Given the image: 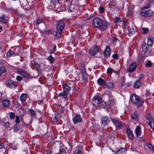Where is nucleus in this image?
<instances>
[{"label": "nucleus", "mask_w": 154, "mask_h": 154, "mask_svg": "<svg viewBox=\"0 0 154 154\" xmlns=\"http://www.w3.org/2000/svg\"><path fill=\"white\" fill-rule=\"evenodd\" d=\"M141 85V83L139 80L136 81L134 84V87L135 88H139Z\"/></svg>", "instance_id": "nucleus-32"}, {"label": "nucleus", "mask_w": 154, "mask_h": 154, "mask_svg": "<svg viewBox=\"0 0 154 154\" xmlns=\"http://www.w3.org/2000/svg\"><path fill=\"white\" fill-rule=\"evenodd\" d=\"M43 21V19L41 18H39L38 19L37 22H36V24L39 25Z\"/></svg>", "instance_id": "nucleus-44"}, {"label": "nucleus", "mask_w": 154, "mask_h": 154, "mask_svg": "<svg viewBox=\"0 0 154 154\" xmlns=\"http://www.w3.org/2000/svg\"><path fill=\"white\" fill-rule=\"evenodd\" d=\"M137 67V64L135 62H133L131 64L128 69V72H133L135 70Z\"/></svg>", "instance_id": "nucleus-16"}, {"label": "nucleus", "mask_w": 154, "mask_h": 154, "mask_svg": "<svg viewBox=\"0 0 154 154\" xmlns=\"http://www.w3.org/2000/svg\"><path fill=\"white\" fill-rule=\"evenodd\" d=\"M131 119L134 120L136 121H138V119L137 114L135 112H134L131 115Z\"/></svg>", "instance_id": "nucleus-34"}, {"label": "nucleus", "mask_w": 154, "mask_h": 154, "mask_svg": "<svg viewBox=\"0 0 154 154\" xmlns=\"http://www.w3.org/2000/svg\"><path fill=\"white\" fill-rule=\"evenodd\" d=\"M27 98V94H22L20 96V100L21 102L25 101Z\"/></svg>", "instance_id": "nucleus-31"}, {"label": "nucleus", "mask_w": 154, "mask_h": 154, "mask_svg": "<svg viewBox=\"0 0 154 154\" xmlns=\"http://www.w3.org/2000/svg\"><path fill=\"white\" fill-rule=\"evenodd\" d=\"M103 54L104 57L106 58H108L110 56L111 54V50L109 46H107L106 47Z\"/></svg>", "instance_id": "nucleus-14"}, {"label": "nucleus", "mask_w": 154, "mask_h": 154, "mask_svg": "<svg viewBox=\"0 0 154 154\" xmlns=\"http://www.w3.org/2000/svg\"><path fill=\"white\" fill-rule=\"evenodd\" d=\"M10 117L11 119H13L15 117V114L13 112H11L10 113Z\"/></svg>", "instance_id": "nucleus-45"}, {"label": "nucleus", "mask_w": 154, "mask_h": 154, "mask_svg": "<svg viewBox=\"0 0 154 154\" xmlns=\"http://www.w3.org/2000/svg\"><path fill=\"white\" fill-rule=\"evenodd\" d=\"M63 91L66 93H68L71 89V88L67 84H65L63 86Z\"/></svg>", "instance_id": "nucleus-21"}, {"label": "nucleus", "mask_w": 154, "mask_h": 154, "mask_svg": "<svg viewBox=\"0 0 154 154\" xmlns=\"http://www.w3.org/2000/svg\"><path fill=\"white\" fill-rule=\"evenodd\" d=\"M58 0H51L49 4V5L51 8H54L55 7V5L57 3H58Z\"/></svg>", "instance_id": "nucleus-28"}, {"label": "nucleus", "mask_w": 154, "mask_h": 154, "mask_svg": "<svg viewBox=\"0 0 154 154\" xmlns=\"http://www.w3.org/2000/svg\"><path fill=\"white\" fill-rule=\"evenodd\" d=\"M130 100L133 104L136 105L138 107L141 106L144 103V101L141 100L140 97L135 94L131 96Z\"/></svg>", "instance_id": "nucleus-4"}, {"label": "nucleus", "mask_w": 154, "mask_h": 154, "mask_svg": "<svg viewBox=\"0 0 154 154\" xmlns=\"http://www.w3.org/2000/svg\"><path fill=\"white\" fill-rule=\"evenodd\" d=\"M140 128L139 126H137L135 129L136 134L137 137L139 136L141 134Z\"/></svg>", "instance_id": "nucleus-30"}, {"label": "nucleus", "mask_w": 154, "mask_h": 154, "mask_svg": "<svg viewBox=\"0 0 154 154\" xmlns=\"http://www.w3.org/2000/svg\"><path fill=\"white\" fill-rule=\"evenodd\" d=\"M127 15L132 17L133 15V11L131 10H129L128 13Z\"/></svg>", "instance_id": "nucleus-58"}, {"label": "nucleus", "mask_w": 154, "mask_h": 154, "mask_svg": "<svg viewBox=\"0 0 154 154\" xmlns=\"http://www.w3.org/2000/svg\"><path fill=\"white\" fill-rule=\"evenodd\" d=\"M73 154H82V152L80 150L77 149L74 151Z\"/></svg>", "instance_id": "nucleus-46"}, {"label": "nucleus", "mask_w": 154, "mask_h": 154, "mask_svg": "<svg viewBox=\"0 0 154 154\" xmlns=\"http://www.w3.org/2000/svg\"><path fill=\"white\" fill-rule=\"evenodd\" d=\"M113 99H109V101L106 103L102 101V99L100 97H94L92 100V103L94 106L97 107L104 108L107 109L110 108V105L113 101Z\"/></svg>", "instance_id": "nucleus-1"}, {"label": "nucleus", "mask_w": 154, "mask_h": 154, "mask_svg": "<svg viewBox=\"0 0 154 154\" xmlns=\"http://www.w3.org/2000/svg\"><path fill=\"white\" fill-rule=\"evenodd\" d=\"M148 45H147L145 42H143L142 44V48L143 51L145 52H146L148 49Z\"/></svg>", "instance_id": "nucleus-25"}, {"label": "nucleus", "mask_w": 154, "mask_h": 154, "mask_svg": "<svg viewBox=\"0 0 154 154\" xmlns=\"http://www.w3.org/2000/svg\"><path fill=\"white\" fill-rule=\"evenodd\" d=\"M14 131L17 132L20 129V127L18 124H17L14 126Z\"/></svg>", "instance_id": "nucleus-37"}, {"label": "nucleus", "mask_w": 154, "mask_h": 154, "mask_svg": "<svg viewBox=\"0 0 154 154\" xmlns=\"http://www.w3.org/2000/svg\"><path fill=\"white\" fill-rule=\"evenodd\" d=\"M98 52V48L95 45H93L90 51V54L94 56Z\"/></svg>", "instance_id": "nucleus-11"}, {"label": "nucleus", "mask_w": 154, "mask_h": 154, "mask_svg": "<svg viewBox=\"0 0 154 154\" xmlns=\"http://www.w3.org/2000/svg\"><path fill=\"white\" fill-rule=\"evenodd\" d=\"M23 9L25 10H27L30 8V6L29 5L28 2L27 0L23 2V3L21 5Z\"/></svg>", "instance_id": "nucleus-18"}, {"label": "nucleus", "mask_w": 154, "mask_h": 154, "mask_svg": "<svg viewBox=\"0 0 154 154\" xmlns=\"http://www.w3.org/2000/svg\"><path fill=\"white\" fill-rule=\"evenodd\" d=\"M153 37L152 36H150L148 38L147 45L148 46H151L153 44Z\"/></svg>", "instance_id": "nucleus-20"}, {"label": "nucleus", "mask_w": 154, "mask_h": 154, "mask_svg": "<svg viewBox=\"0 0 154 154\" xmlns=\"http://www.w3.org/2000/svg\"><path fill=\"white\" fill-rule=\"evenodd\" d=\"M5 126V127L6 128H8L9 127V125H10V123L8 122H5L4 123Z\"/></svg>", "instance_id": "nucleus-50"}, {"label": "nucleus", "mask_w": 154, "mask_h": 154, "mask_svg": "<svg viewBox=\"0 0 154 154\" xmlns=\"http://www.w3.org/2000/svg\"><path fill=\"white\" fill-rule=\"evenodd\" d=\"M48 60L51 63H53L54 61V58L51 55H50L48 57Z\"/></svg>", "instance_id": "nucleus-43"}, {"label": "nucleus", "mask_w": 154, "mask_h": 154, "mask_svg": "<svg viewBox=\"0 0 154 154\" xmlns=\"http://www.w3.org/2000/svg\"><path fill=\"white\" fill-rule=\"evenodd\" d=\"M65 25V20H62L57 21V31L56 33L54 35L55 38H60L61 37V34L64 29Z\"/></svg>", "instance_id": "nucleus-3"}, {"label": "nucleus", "mask_w": 154, "mask_h": 154, "mask_svg": "<svg viewBox=\"0 0 154 154\" xmlns=\"http://www.w3.org/2000/svg\"><path fill=\"white\" fill-rule=\"evenodd\" d=\"M14 52L12 51L11 50H9L7 53V56L8 57H10L11 56L14 54Z\"/></svg>", "instance_id": "nucleus-38"}, {"label": "nucleus", "mask_w": 154, "mask_h": 154, "mask_svg": "<svg viewBox=\"0 0 154 154\" xmlns=\"http://www.w3.org/2000/svg\"><path fill=\"white\" fill-rule=\"evenodd\" d=\"M72 121L73 123L75 124L81 123L82 122V118L79 114H78L75 115L73 116Z\"/></svg>", "instance_id": "nucleus-8"}, {"label": "nucleus", "mask_w": 154, "mask_h": 154, "mask_svg": "<svg viewBox=\"0 0 154 154\" xmlns=\"http://www.w3.org/2000/svg\"><path fill=\"white\" fill-rule=\"evenodd\" d=\"M140 14L144 17H150L154 15V12L151 10H147L141 12Z\"/></svg>", "instance_id": "nucleus-9"}, {"label": "nucleus", "mask_w": 154, "mask_h": 154, "mask_svg": "<svg viewBox=\"0 0 154 154\" xmlns=\"http://www.w3.org/2000/svg\"><path fill=\"white\" fill-rule=\"evenodd\" d=\"M118 25L119 26L121 27L123 29H126L128 25L127 21L126 20H124L122 21L121 20Z\"/></svg>", "instance_id": "nucleus-17"}, {"label": "nucleus", "mask_w": 154, "mask_h": 154, "mask_svg": "<svg viewBox=\"0 0 154 154\" xmlns=\"http://www.w3.org/2000/svg\"><path fill=\"white\" fill-rule=\"evenodd\" d=\"M111 120L116 127L119 129L121 128L122 123L120 121L114 118L111 119Z\"/></svg>", "instance_id": "nucleus-10"}, {"label": "nucleus", "mask_w": 154, "mask_h": 154, "mask_svg": "<svg viewBox=\"0 0 154 154\" xmlns=\"http://www.w3.org/2000/svg\"><path fill=\"white\" fill-rule=\"evenodd\" d=\"M6 72V69L4 66H2L0 68V75Z\"/></svg>", "instance_id": "nucleus-36"}, {"label": "nucleus", "mask_w": 154, "mask_h": 154, "mask_svg": "<svg viewBox=\"0 0 154 154\" xmlns=\"http://www.w3.org/2000/svg\"><path fill=\"white\" fill-rule=\"evenodd\" d=\"M97 83L100 86H103L105 85L106 82L104 80L101 78H99L97 80Z\"/></svg>", "instance_id": "nucleus-27"}, {"label": "nucleus", "mask_w": 154, "mask_h": 154, "mask_svg": "<svg viewBox=\"0 0 154 154\" xmlns=\"http://www.w3.org/2000/svg\"><path fill=\"white\" fill-rule=\"evenodd\" d=\"M3 148H4L3 144L0 141V149H2Z\"/></svg>", "instance_id": "nucleus-60"}, {"label": "nucleus", "mask_w": 154, "mask_h": 154, "mask_svg": "<svg viewBox=\"0 0 154 154\" xmlns=\"http://www.w3.org/2000/svg\"><path fill=\"white\" fill-rule=\"evenodd\" d=\"M23 79L22 77L18 75L16 77V79L18 81H21Z\"/></svg>", "instance_id": "nucleus-53"}, {"label": "nucleus", "mask_w": 154, "mask_h": 154, "mask_svg": "<svg viewBox=\"0 0 154 154\" xmlns=\"http://www.w3.org/2000/svg\"><path fill=\"white\" fill-rule=\"evenodd\" d=\"M3 106L5 107H8L10 105V101L7 99L3 100L2 103Z\"/></svg>", "instance_id": "nucleus-19"}, {"label": "nucleus", "mask_w": 154, "mask_h": 154, "mask_svg": "<svg viewBox=\"0 0 154 154\" xmlns=\"http://www.w3.org/2000/svg\"><path fill=\"white\" fill-rule=\"evenodd\" d=\"M105 87L108 89H112L114 88V84L112 82H109L108 83H106L105 84Z\"/></svg>", "instance_id": "nucleus-22"}, {"label": "nucleus", "mask_w": 154, "mask_h": 154, "mask_svg": "<svg viewBox=\"0 0 154 154\" xmlns=\"http://www.w3.org/2000/svg\"><path fill=\"white\" fill-rule=\"evenodd\" d=\"M146 119L147 120H151V116L150 113H147L145 116Z\"/></svg>", "instance_id": "nucleus-41"}, {"label": "nucleus", "mask_w": 154, "mask_h": 154, "mask_svg": "<svg viewBox=\"0 0 154 154\" xmlns=\"http://www.w3.org/2000/svg\"><path fill=\"white\" fill-rule=\"evenodd\" d=\"M67 94L66 92H61L59 94V96H61L62 98L63 99H65L66 98L67 96Z\"/></svg>", "instance_id": "nucleus-35"}, {"label": "nucleus", "mask_w": 154, "mask_h": 154, "mask_svg": "<svg viewBox=\"0 0 154 154\" xmlns=\"http://www.w3.org/2000/svg\"><path fill=\"white\" fill-rule=\"evenodd\" d=\"M56 46L54 45L52 51H51V53H54L56 51Z\"/></svg>", "instance_id": "nucleus-56"}, {"label": "nucleus", "mask_w": 154, "mask_h": 154, "mask_svg": "<svg viewBox=\"0 0 154 154\" xmlns=\"http://www.w3.org/2000/svg\"><path fill=\"white\" fill-rule=\"evenodd\" d=\"M31 67L38 72L40 70V65L35 62H33L31 65Z\"/></svg>", "instance_id": "nucleus-15"}, {"label": "nucleus", "mask_w": 154, "mask_h": 154, "mask_svg": "<svg viewBox=\"0 0 154 154\" xmlns=\"http://www.w3.org/2000/svg\"><path fill=\"white\" fill-rule=\"evenodd\" d=\"M15 122L17 124L20 122V118L19 117L16 116L15 117Z\"/></svg>", "instance_id": "nucleus-55"}, {"label": "nucleus", "mask_w": 154, "mask_h": 154, "mask_svg": "<svg viewBox=\"0 0 154 154\" xmlns=\"http://www.w3.org/2000/svg\"><path fill=\"white\" fill-rule=\"evenodd\" d=\"M145 57H144V56L143 54H140V55H139V59L140 60L141 59H142L143 58H145Z\"/></svg>", "instance_id": "nucleus-59"}, {"label": "nucleus", "mask_w": 154, "mask_h": 154, "mask_svg": "<svg viewBox=\"0 0 154 154\" xmlns=\"http://www.w3.org/2000/svg\"><path fill=\"white\" fill-rule=\"evenodd\" d=\"M112 57L115 59H117L118 58V55L116 54H115L112 55Z\"/></svg>", "instance_id": "nucleus-57"}, {"label": "nucleus", "mask_w": 154, "mask_h": 154, "mask_svg": "<svg viewBox=\"0 0 154 154\" xmlns=\"http://www.w3.org/2000/svg\"><path fill=\"white\" fill-rule=\"evenodd\" d=\"M117 39L118 38H113V42H116Z\"/></svg>", "instance_id": "nucleus-63"}, {"label": "nucleus", "mask_w": 154, "mask_h": 154, "mask_svg": "<svg viewBox=\"0 0 154 154\" xmlns=\"http://www.w3.org/2000/svg\"><path fill=\"white\" fill-rule=\"evenodd\" d=\"M125 77H124V79H123V82H122V86H123L125 85V83L124 82V81L125 80Z\"/></svg>", "instance_id": "nucleus-62"}, {"label": "nucleus", "mask_w": 154, "mask_h": 154, "mask_svg": "<svg viewBox=\"0 0 154 154\" xmlns=\"http://www.w3.org/2000/svg\"><path fill=\"white\" fill-rule=\"evenodd\" d=\"M134 26H129L128 28V32L129 34H131L134 33L135 32V30L134 28Z\"/></svg>", "instance_id": "nucleus-29"}, {"label": "nucleus", "mask_w": 154, "mask_h": 154, "mask_svg": "<svg viewBox=\"0 0 154 154\" xmlns=\"http://www.w3.org/2000/svg\"><path fill=\"white\" fill-rule=\"evenodd\" d=\"M15 69L17 73L22 76L24 78L28 79L29 77V75L25 70L19 68H16Z\"/></svg>", "instance_id": "nucleus-5"}, {"label": "nucleus", "mask_w": 154, "mask_h": 154, "mask_svg": "<svg viewBox=\"0 0 154 154\" xmlns=\"http://www.w3.org/2000/svg\"><path fill=\"white\" fill-rule=\"evenodd\" d=\"M81 73L82 79L85 83H86L88 82V75L85 71V67L83 66H81Z\"/></svg>", "instance_id": "nucleus-6"}, {"label": "nucleus", "mask_w": 154, "mask_h": 154, "mask_svg": "<svg viewBox=\"0 0 154 154\" xmlns=\"http://www.w3.org/2000/svg\"><path fill=\"white\" fill-rule=\"evenodd\" d=\"M92 24L93 26L103 30L106 29L109 27V24L106 21L98 17L94 18L93 19Z\"/></svg>", "instance_id": "nucleus-2"}, {"label": "nucleus", "mask_w": 154, "mask_h": 154, "mask_svg": "<svg viewBox=\"0 0 154 154\" xmlns=\"http://www.w3.org/2000/svg\"><path fill=\"white\" fill-rule=\"evenodd\" d=\"M28 112V114L31 116V119H34L36 118V113L35 110L32 109H29Z\"/></svg>", "instance_id": "nucleus-12"}, {"label": "nucleus", "mask_w": 154, "mask_h": 154, "mask_svg": "<svg viewBox=\"0 0 154 154\" xmlns=\"http://www.w3.org/2000/svg\"><path fill=\"white\" fill-rule=\"evenodd\" d=\"M6 16L5 15H3L0 17V21L2 23H4L5 24L7 23L6 20Z\"/></svg>", "instance_id": "nucleus-33"}, {"label": "nucleus", "mask_w": 154, "mask_h": 154, "mask_svg": "<svg viewBox=\"0 0 154 154\" xmlns=\"http://www.w3.org/2000/svg\"><path fill=\"white\" fill-rule=\"evenodd\" d=\"M150 7V5L149 4H147L145 6H144L141 9L142 11H143L145 9L148 8Z\"/></svg>", "instance_id": "nucleus-51"}, {"label": "nucleus", "mask_w": 154, "mask_h": 154, "mask_svg": "<svg viewBox=\"0 0 154 154\" xmlns=\"http://www.w3.org/2000/svg\"><path fill=\"white\" fill-rule=\"evenodd\" d=\"M142 33L143 34H146L148 33L149 29L147 28H142L141 29Z\"/></svg>", "instance_id": "nucleus-40"}, {"label": "nucleus", "mask_w": 154, "mask_h": 154, "mask_svg": "<svg viewBox=\"0 0 154 154\" xmlns=\"http://www.w3.org/2000/svg\"><path fill=\"white\" fill-rule=\"evenodd\" d=\"M126 149L125 148H121L117 150L116 154H125Z\"/></svg>", "instance_id": "nucleus-23"}, {"label": "nucleus", "mask_w": 154, "mask_h": 154, "mask_svg": "<svg viewBox=\"0 0 154 154\" xmlns=\"http://www.w3.org/2000/svg\"><path fill=\"white\" fill-rule=\"evenodd\" d=\"M23 125L25 127H27L28 126V125L25 123L24 122L23 123Z\"/></svg>", "instance_id": "nucleus-64"}, {"label": "nucleus", "mask_w": 154, "mask_h": 154, "mask_svg": "<svg viewBox=\"0 0 154 154\" xmlns=\"http://www.w3.org/2000/svg\"><path fill=\"white\" fill-rule=\"evenodd\" d=\"M6 86L9 88H16L17 86L16 82H14L13 80L9 79L6 82Z\"/></svg>", "instance_id": "nucleus-7"}, {"label": "nucleus", "mask_w": 154, "mask_h": 154, "mask_svg": "<svg viewBox=\"0 0 154 154\" xmlns=\"http://www.w3.org/2000/svg\"><path fill=\"white\" fill-rule=\"evenodd\" d=\"M147 146L148 148L150 149H151L153 151H154V149L153 146L151 144L149 143L147 145Z\"/></svg>", "instance_id": "nucleus-48"}, {"label": "nucleus", "mask_w": 154, "mask_h": 154, "mask_svg": "<svg viewBox=\"0 0 154 154\" xmlns=\"http://www.w3.org/2000/svg\"><path fill=\"white\" fill-rule=\"evenodd\" d=\"M99 10L100 11V12L101 13L104 11V8L102 7V6H100L99 8Z\"/></svg>", "instance_id": "nucleus-54"}, {"label": "nucleus", "mask_w": 154, "mask_h": 154, "mask_svg": "<svg viewBox=\"0 0 154 154\" xmlns=\"http://www.w3.org/2000/svg\"><path fill=\"white\" fill-rule=\"evenodd\" d=\"M152 63H151V62L150 60L148 61L146 64V65L147 66H149L150 67L152 66Z\"/></svg>", "instance_id": "nucleus-47"}, {"label": "nucleus", "mask_w": 154, "mask_h": 154, "mask_svg": "<svg viewBox=\"0 0 154 154\" xmlns=\"http://www.w3.org/2000/svg\"><path fill=\"white\" fill-rule=\"evenodd\" d=\"M126 131L129 138L131 140H132L134 135L132 131L128 129H127Z\"/></svg>", "instance_id": "nucleus-24"}, {"label": "nucleus", "mask_w": 154, "mask_h": 154, "mask_svg": "<svg viewBox=\"0 0 154 154\" xmlns=\"http://www.w3.org/2000/svg\"><path fill=\"white\" fill-rule=\"evenodd\" d=\"M144 77V75L143 74L141 75L140 76L138 80H139L140 81V80L142 79H143Z\"/></svg>", "instance_id": "nucleus-61"}, {"label": "nucleus", "mask_w": 154, "mask_h": 154, "mask_svg": "<svg viewBox=\"0 0 154 154\" xmlns=\"http://www.w3.org/2000/svg\"><path fill=\"white\" fill-rule=\"evenodd\" d=\"M59 154H66L65 149L63 148H60Z\"/></svg>", "instance_id": "nucleus-42"}, {"label": "nucleus", "mask_w": 154, "mask_h": 154, "mask_svg": "<svg viewBox=\"0 0 154 154\" xmlns=\"http://www.w3.org/2000/svg\"><path fill=\"white\" fill-rule=\"evenodd\" d=\"M148 124L151 128L153 131H154V119L151 118L150 121L148 122Z\"/></svg>", "instance_id": "nucleus-26"}, {"label": "nucleus", "mask_w": 154, "mask_h": 154, "mask_svg": "<svg viewBox=\"0 0 154 154\" xmlns=\"http://www.w3.org/2000/svg\"><path fill=\"white\" fill-rule=\"evenodd\" d=\"M121 21V19L118 17H116L114 20V22L117 24Z\"/></svg>", "instance_id": "nucleus-39"}, {"label": "nucleus", "mask_w": 154, "mask_h": 154, "mask_svg": "<svg viewBox=\"0 0 154 154\" xmlns=\"http://www.w3.org/2000/svg\"><path fill=\"white\" fill-rule=\"evenodd\" d=\"M51 151L49 149H46L44 154H52Z\"/></svg>", "instance_id": "nucleus-52"}, {"label": "nucleus", "mask_w": 154, "mask_h": 154, "mask_svg": "<svg viewBox=\"0 0 154 154\" xmlns=\"http://www.w3.org/2000/svg\"><path fill=\"white\" fill-rule=\"evenodd\" d=\"M101 120L102 124L104 126L108 125L110 122L109 119L106 116H102L101 118Z\"/></svg>", "instance_id": "nucleus-13"}, {"label": "nucleus", "mask_w": 154, "mask_h": 154, "mask_svg": "<svg viewBox=\"0 0 154 154\" xmlns=\"http://www.w3.org/2000/svg\"><path fill=\"white\" fill-rule=\"evenodd\" d=\"M112 72V70L111 68H108L107 70V73L111 74Z\"/></svg>", "instance_id": "nucleus-49"}]
</instances>
